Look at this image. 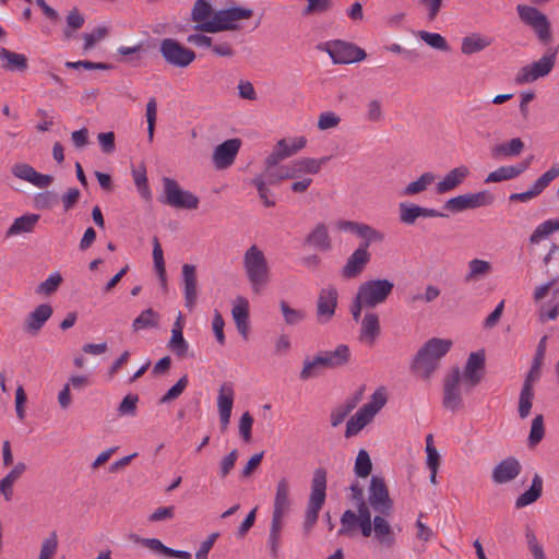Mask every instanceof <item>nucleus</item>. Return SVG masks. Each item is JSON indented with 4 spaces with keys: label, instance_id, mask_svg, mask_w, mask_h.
Returning <instances> with one entry per match:
<instances>
[{
    "label": "nucleus",
    "instance_id": "55",
    "mask_svg": "<svg viewBox=\"0 0 559 559\" xmlns=\"http://www.w3.org/2000/svg\"><path fill=\"white\" fill-rule=\"evenodd\" d=\"M62 281L60 273H53L37 286L36 294L50 296L59 288Z\"/></svg>",
    "mask_w": 559,
    "mask_h": 559
},
{
    "label": "nucleus",
    "instance_id": "3",
    "mask_svg": "<svg viewBox=\"0 0 559 559\" xmlns=\"http://www.w3.org/2000/svg\"><path fill=\"white\" fill-rule=\"evenodd\" d=\"M243 269L251 288L260 293L270 282V267L263 251L252 245L243 254Z\"/></svg>",
    "mask_w": 559,
    "mask_h": 559
},
{
    "label": "nucleus",
    "instance_id": "33",
    "mask_svg": "<svg viewBox=\"0 0 559 559\" xmlns=\"http://www.w3.org/2000/svg\"><path fill=\"white\" fill-rule=\"evenodd\" d=\"M373 531L374 537L381 545H384L388 548H390L395 544L394 533L388 521L383 516H381V514L376 515L373 519Z\"/></svg>",
    "mask_w": 559,
    "mask_h": 559
},
{
    "label": "nucleus",
    "instance_id": "37",
    "mask_svg": "<svg viewBox=\"0 0 559 559\" xmlns=\"http://www.w3.org/2000/svg\"><path fill=\"white\" fill-rule=\"evenodd\" d=\"M215 13L213 5L207 0H195L191 10V21L194 25L211 22Z\"/></svg>",
    "mask_w": 559,
    "mask_h": 559
},
{
    "label": "nucleus",
    "instance_id": "39",
    "mask_svg": "<svg viewBox=\"0 0 559 559\" xmlns=\"http://www.w3.org/2000/svg\"><path fill=\"white\" fill-rule=\"evenodd\" d=\"M231 314L238 332L243 338H247L249 332V310L247 300H243L242 305L235 306L231 310Z\"/></svg>",
    "mask_w": 559,
    "mask_h": 559
},
{
    "label": "nucleus",
    "instance_id": "35",
    "mask_svg": "<svg viewBox=\"0 0 559 559\" xmlns=\"http://www.w3.org/2000/svg\"><path fill=\"white\" fill-rule=\"evenodd\" d=\"M372 419L373 417L369 414L367 408H359L358 412L348 419L346 424L345 437L350 438L356 436Z\"/></svg>",
    "mask_w": 559,
    "mask_h": 559
},
{
    "label": "nucleus",
    "instance_id": "21",
    "mask_svg": "<svg viewBox=\"0 0 559 559\" xmlns=\"http://www.w3.org/2000/svg\"><path fill=\"white\" fill-rule=\"evenodd\" d=\"M522 465L514 456L502 460L492 469V480L496 484H507L514 480L521 473Z\"/></svg>",
    "mask_w": 559,
    "mask_h": 559
},
{
    "label": "nucleus",
    "instance_id": "13",
    "mask_svg": "<svg viewBox=\"0 0 559 559\" xmlns=\"http://www.w3.org/2000/svg\"><path fill=\"white\" fill-rule=\"evenodd\" d=\"M495 197L487 190L477 193H466L449 199L444 203V209L452 213H460L466 210L491 205Z\"/></svg>",
    "mask_w": 559,
    "mask_h": 559
},
{
    "label": "nucleus",
    "instance_id": "30",
    "mask_svg": "<svg viewBox=\"0 0 559 559\" xmlns=\"http://www.w3.org/2000/svg\"><path fill=\"white\" fill-rule=\"evenodd\" d=\"M39 217L40 216L38 214H25L16 217L7 230L5 237L9 238L20 234L33 231L39 221Z\"/></svg>",
    "mask_w": 559,
    "mask_h": 559
},
{
    "label": "nucleus",
    "instance_id": "12",
    "mask_svg": "<svg viewBox=\"0 0 559 559\" xmlns=\"http://www.w3.org/2000/svg\"><path fill=\"white\" fill-rule=\"evenodd\" d=\"M159 52L164 60L174 67L186 68L192 63L197 56L195 52L174 38H165L160 41Z\"/></svg>",
    "mask_w": 559,
    "mask_h": 559
},
{
    "label": "nucleus",
    "instance_id": "31",
    "mask_svg": "<svg viewBox=\"0 0 559 559\" xmlns=\"http://www.w3.org/2000/svg\"><path fill=\"white\" fill-rule=\"evenodd\" d=\"M524 146V142L520 138H513L509 142L493 145L491 147V156L493 158L515 157L523 152Z\"/></svg>",
    "mask_w": 559,
    "mask_h": 559
},
{
    "label": "nucleus",
    "instance_id": "50",
    "mask_svg": "<svg viewBox=\"0 0 559 559\" xmlns=\"http://www.w3.org/2000/svg\"><path fill=\"white\" fill-rule=\"evenodd\" d=\"M372 469L371 459L366 450H360L357 454L354 472L358 477L366 478Z\"/></svg>",
    "mask_w": 559,
    "mask_h": 559
},
{
    "label": "nucleus",
    "instance_id": "10",
    "mask_svg": "<svg viewBox=\"0 0 559 559\" xmlns=\"http://www.w3.org/2000/svg\"><path fill=\"white\" fill-rule=\"evenodd\" d=\"M394 283L386 278L369 280L361 283L357 294L368 308H376L384 304L392 294Z\"/></svg>",
    "mask_w": 559,
    "mask_h": 559
},
{
    "label": "nucleus",
    "instance_id": "63",
    "mask_svg": "<svg viewBox=\"0 0 559 559\" xmlns=\"http://www.w3.org/2000/svg\"><path fill=\"white\" fill-rule=\"evenodd\" d=\"M139 402V396L136 394H128L126 395L121 403L118 406V413L121 416H134L136 413V404Z\"/></svg>",
    "mask_w": 559,
    "mask_h": 559
},
{
    "label": "nucleus",
    "instance_id": "15",
    "mask_svg": "<svg viewBox=\"0 0 559 559\" xmlns=\"http://www.w3.org/2000/svg\"><path fill=\"white\" fill-rule=\"evenodd\" d=\"M336 227L338 230L348 231L353 235L359 237L366 246H371L372 243H380L384 240L385 235L379 229L355 221L340 219L336 223Z\"/></svg>",
    "mask_w": 559,
    "mask_h": 559
},
{
    "label": "nucleus",
    "instance_id": "24",
    "mask_svg": "<svg viewBox=\"0 0 559 559\" xmlns=\"http://www.w3.org/2000/svg\"><path fill=\"white\" fill-rule=\"evenodd\" d=\"M52 313L53 309L49 304L37 306L25 319L23 330L31 335H36L50 319Z\"/></svg>",
    "mask_w": 559,
    "mask_h": 559
},
{
    "label": "nucleus",
    "instance_id": "58",
    "mask_svg": "<svg viewBox=\"0 0 559 559\" xmlns=\"http://www.w3.org/2000/svg\"><path fill=\"white\" fill-rule=\"evenodd\" d=\"M308 4L301 11L302 16L322 14L333 7L332 0H307Z\"/></svg>",
    "mask_w": 559,
    "mask_h": 559
},
{
    "label": "nucleus",
    "instance_id": "36",
    "mask_svg": "<svg viewBox=\"0 0 559 559\" xmlns=\"http://www.w3.org/2000/svg\"><path fill=\"white\" fill-rule=\"evenodd\" d=\"M491 45V39L480 34H472L465 36L462 40L461 51L464 55H473L479 52Z\"/></svg>",
    "mask_w": 559,
    "mask_h": 559
},
{
    "label": "nucleus",
    "instance_id": "17",
    "mask_svg": "<svg viewBox=\"0 0 559 559\" xmlns=\"http://www.w3.org/2000/svg\"><path fill=\"white\" fill-rule=\"evenodd\" d=\"M306 144L307 140L305 136L280 140L275 144L272 153L265 158V165L269 167H275L281 160L290 157L302 150Z\"/></svg>",
    "mask_w": 559,
    "mask_h": 559
},
{
    "label": "nucleus",
    "instance_id": "16",
    "mask_svg": "<svg viewBox=\"0 0 559 559\" xmlns=\"http://www.w3.org/2000/svg\"><path fill=\"white\" fill-rule=\"evenodd\" d=\"M484 369V350L471 353L462 373V379L466 385V393H469L481 381Z\"/></svg>",
    "mask_w": 559,
    "mask_h": 559
},
{
    "label": "nucleus",
    "instance_id": "32",
    "mask_svg": "<svg viewBox=\"0 0 559 559\" xmlns=\"http://www.w3.org/2000/svg\"><path fill=\"white\" fill-rule=\"evenodd\" d=\"M543 492V478L535 474L530 489L520 495L515 500V508L521 509L537 501Z\"/></svg>",
    "mask_w": 559,
    "mask_h": 559
},
{
    "label": "nucleus",
    "instance_id": "57",
    "mask_svg": "<svg viewBox=\"0 0 559 559\" xmlns=\"http://www.w3.org/2000/svg\"><path fill=\"white\" fill-rule=\"evenodd\" d=\"M420 217V206L416 204H400V221L406 225H414Z\"/></svg>",
    "mask_w": 559,
    "mask_h": 559
},
{
    "label": "nucleus",
    "instance_id": "53",
    "mask_svg": "<svg viewBox=\"0 0 559 559\" xmlns=\"http://www.w3.org/2000/svg\"><path fill=\"white\" fill-rule=\"evenodd\" d=\"M418 36L421 40H424L430 47L441 50L448 51L450 49L445 38L438 33H429L427 31H419Z\"/></svg>",
    "mask_w": 559,
    "mask_h": 559
},
{
    "label": "nucleus",
    "instance_id": "6",
    "mask_svg": "<svg viewBox=\"0 0 559 559\" xmlns=\"http://www.w3.org/2000/svg\"><path fill=\"white\" fill-rule=\"evenodd\" d=\"M516 12L521 22L535 33L540 44L548 45L552 41L550 22L545 13L527 4H518Z\"/></svg>",
    "mask_w": 559,
    "mask_h": 559
},
{
    "label": "nucleus",
    "instance_id": "47",
    "mask_svg": "<svg viewBox=\"0 0 559 559\" xmlns=\"http://www.w3.org/2000/svg\"><path fill=\"white\" fill-rule=\"evenodd\" d=\"M168 348L179 358H185L188 354L189 344L183 337V333L171 331V338L168 342Z\"/></svg>",
    "mask_w": 559,
    "mask_h": 559
},
{
    "label": "nucleus",
    "instance_id": "48",
    "mask_svg": "<svg viewBox=\"0 0 559 559\" xmlns=\"http://www.w3.org/2000/svg\"><path fill=\"white\" fill-rule=\"evenodd\" d=\"M559 176V165L551 166L546 173L538 177L532 186V190L539 195L549 183Z\"/></svg>",
    "mask_w": 559,
    "mask_h": 559
},
{
    "label": "nucleus",
    "instance_id": "28",
    "mask_svg": "<svg viewBox=\"0 0 559 559\" xmlns=\"http://www.w3.org/2000/svg\"><path fill=\"white\" fill-rule=\"evenodd\" d=\"M329 159V156L319 159L302 157L294 160L289 166L292 171L295 173V178H298L301 174H318L321 170L322 165H324Z\"/></svg>",
    "mask_w": 559,
    "mask_h": 559
},
{
    "label": "nucleus",
    "instance_id": "23",
    "mask_svg": "<svg viewBox=\"0 0 559 559\" xmlns=\"http://www.w3.org/2000/svg\"><path fill=\"white\" fill-rule=\"evenodd\" d=\"M337 306V292L333 286L322 288L317 302L319 320L328 322L335 313Z\"/></svg>",
    "mask_w": 559,
    "mask_h": 559
},
{
    "label": "nucleus",
    "instance_id": "44",
    "mask_svg": "<svg viewBox=\"0 0 559 559\" xmlns=\"http://www.w3.org/2000/svg\"><path fill=\"white\" fill-rule=\"evenodd\" d=\"M331 360V369L347 365L350 360V349L345 344H340L334 350H325Z\"/></svg>",
    "mask_w": 559,
    "mask_h": 559
},
{
    "label": "nucleus",
    "instance_id": "20",
    "mask_svg": "<svg viewBox=\"0 0 559 559\" xmlns=\"http://www.w3.org/2000/svg\"><path fill=\"white\" fill-rule=\"evenodd\" d=\"M182 283H183V295L185 306L192 310L198 299V280H197V267L193 264H183L181 269Z\"/></svg>",
    "mask_w": 559,
    "mask_h": 559
},
{
    "label": "nucleus",
    "instance_id": "27",
    "mask_svg": "<svg viewBox=\"0 0 559 559\" xmlns=\"http://www.w3.org/2000/svg\"><path fill=\"white\" fill-rule=\"evenodd\" d=\"M380 335L379 316L374 312H367L361 320L359 338L372 345Z\"/></svg>",
    "mask_w": 559,
    "mask_h": 559
},
{
    "label": "nucleus",
    "instance_id": "9",
    "mask_svg": "<svg viewBox=\"0 0 559 559\" xmlns=\"http://www.w3.org/2000/svg\"><path fill=\"white\" fill-rule=\"evenodd\" d=\"M463 388L466 389L459 367H453L443 379L442 406L452 413L464 408Z\"/></svg>",
    "mask_w": 559,
    "mask_h": 559
},
{
    "label": "nucleus",
    "instance_id": "61",
    "mask_svg": "<svg viewBox=\"0 0 559 559\" xmlns=\"http://www.w3.org/2000/svg\"><path fill=\"white\" fill-rule=\"evenodd\" d=\"M58 548V536L56 532H51L49 537L44 539L38 559H52Z\"/></svg>",
    "mask_w": 559,
    "mask_h": 559
},
{
    "label": "nucleus",
    "instance_id": "56",
    "mask_svg": "<svg viewBox=\"0 0 559 559\" xmlns=\"http://www.w3.org/2000/svg\"><path fill=\"white\" fill-rule=\"evenodd\" d=\"M386 394L383 388H379L371 395V400L366 403L362 407L367 408L369 414L374 417L377 413L385 405Z\"/></svg>",
    "mask_w": 559,
    "mask_h": 559
},
{
    "label": "nucleus",
    "instance_id": "22",
    "mask_svg": "<svg viewBox=\"0 0 559 559\" xmlns=\"http://www.w3.org/2000/svg\"><path fill=\"white\" fill-rule=\"evenodd\" d=\"M234 389L230 383H224L221 389L217 396V406H218V413H219V423H221V430L222 432H225L228 428L230 416H231V409L234 404Z\"/></svg>",
    "mask_w": 559,
    "mask_h": 559
},
{
    "label": "nucleus",
    "instance_id": "51",
    "mask_svg": "<svg viewBox=\"0 0 559 559\" xmlns=\"http://www.w3.org/2000/svg\"><path fill=\"white\" fill-rule=\"evenodd\" d=\"M545 436L544 416L542 414L536 415L532 420L531 431L528 435L530 447L537 445Z\"/></svg>",
    "mask_w": 559,
    "mask_h": 559
},
{
    "label": "nucleus",
    "instance_id": "2",
    "mask_svg": "<svg viewBox=\"0 0 559 559\" xmlns=\"http://www.w3.org/2000/svg\"><path fill=\"white\" fill-rule=\"evenodd\" d=\"M290 506L289 501V483L288 479L282 477L276 485V492L274 498L272 522L270 527L267 545L271 555L274 559L277 558L281 545V532L283 528V518L288 511Z\"/></svg>",
    "mask_w": 559,
    "mask_h": 559
},
{
    "label": "nucleus",
    "instance_id": "46",
    "mask_svg": "<svg viewBox=\"0 0 559 559\" xmlns=\"http://www.w3.org/2000/svg\"><path fill=\"white\" fill-rule=\"evenodd\" d=\"M153 261L164 287L167 286L163 249L157 237L153 238Z\"/></svg>",
    "mask_w": 559,
    "mask_h": 559
},
{
    "label": "nucleus",
    "instance_id": "19",
    "mask_svg": "<svg viewBox=\"0 0 559 559\" xmlns=\"http://www.w3.org/2000/svg\"><path fill=\"white\" fill-rule=\"evenodd\" d=\"M366 243H360L359 247L349 255L345 265L342 269V276L345 278L357 277L369 263L371 254L368 252Z\"/></svg>",
    "mask_w": 559,
    "mask_h": 559
},
{
    "label": "nucleus",
    "instance_id": "34",
    "mask_svg": "<svg viewBox=\"0 0 559 559\" xmlns=\"http://www.w3.org/2000/svg\"><path fill=\"white\" fill-rule=\"evenodd\" d=\"M306 242L313 246L314 248H318L321 251L330 250L331 239L325 224H318L316 228L306 238Z\"/></svg>",
    "mask_w": 559,
    "mask_h": 559
},
{
    "label": "nucleus",
    "instance_id": "40",
    "mask_svg": "<svg viewBox=\"0 0 559 559\" xmlns=\"http://www.w3.org/2000/svg\"><path fill=\"white\" fill-rule=\"evenodd\" d=\"M0 59L7 61L3 67L10 71H24L28 67L27 58L24 55L8 50L5 48L0 49Z\"/></svg>",
    "mask_w": 559,
    "mask_h": 559
},
{
    "label": "nucleus",
    "instance_id": "38",
    "mask_svg": "<svg viewBox=\"0 0 559 559\" xmlns=\"http://www.w3.org/2000/svg\"><path fill=\"white\" fill-rule=\"evenodd\" d=\"M492 270L488 261L480 259H473L468 262V272L464 277L465 283H471L486 277Z\"/></svg>",
    "mask_w": 559,
    "mask_h": 559
},
{
    "label": "nucleus",
    "instance_id": "49",
    "mask_svg": "<svg viewBox=\"0 0 559 559\" xmlns=\"http://www.w3.org/2000/svg\"><path fill=\"white\" fill-rule=\"evenodd\" d=\"M265 166L266 167L263 176L267 178L270 185H276L281 180L295 178V173L292 171L289 165L283 166L276 170L273 169L274 167H269L267 165Z\"/></svg>",
    "mask_w": 559,
    "mask_h": 559
},
{
    "label": "nucleus",
    "instance_id": "29",
    "mask_svg": "<svg viewBox=\"0 0 559 559\" xmlns=\"http://www.w3.org/2000/svg\"><path fill=\"white\" fill-rule=\"evenodd\" d=\"M534 384L535 382L527 380L523 382L518 403V413L521 419H525L530 416L535 397Z\"/></svg>",
    "mask_w": 559,
    "mask_h": 559
},
{
    "label": "nucleus",
    "instance_id": "52",
    "mask_svg": "<svg viewBox=\"0 0 559 559\" xmlns=\"http://www.w3.org/2000/svg\"><path fill=\"white\" fill-rule=\"evenodd\" d=\"M280 308L282 310L284 321L288 325H296L306 318V312L300 309H293L285 300H281Z\"/></svg>",
    "mask_w": 559,
    "mask_h": 559
},
{
    "label": "nucleus",
    "instance_id": "26",
    "mask_svg": "<svg viewBox=\"0 0 559 559\" xmlns=\"http://www.w3.org/2000/svg\"><path fill=\"white\" fill-rule=\"evenodd\" d=\"M469 175V169L461 165L451 169L436 186L438 194H444L457 188Z\"/></svg>",
    "mask_w": 559,
    "mask_h": 559
},
{
    "label": "nucleus",
    "instance_id": "5",
    "mask_svg": "<svg viewBox=\"0 0 559 559\" xmlns=\"http://www.w3.org/2000/svg\"><path fill=\"white\" fill-rule=\"evenodd\" d=\"M326 498V471L323 467L316 468L311 480V493L309 497L304 530L309 533L318 521L319 513Z\"/></svg>",
    "mask_w": 559,
    "mask_h": 559
},
{
    "label": "nucleus",
    "instance_id": "11",
    "mask_svg": "<svg viewBox=\"0 0 559 559\" xmlns=\"http://www.w3.org/2000/svg\"><path fill=\"white\" fill-rule=\"evenodd\" d=\"M557 52V49L549 48L540 59L521 68L515 79L516 83H532L548 75L556 64Z\"/></svg>",
    "mask_w": 559,
    "mask_h": 559
},
{
    "label": "nucleus",
    "instance_id": "8",
    "mask_svg": "<svg viewBox=\"0 0 559 559\" xmlns=\"http://www.w3.org/2000/svg\"><path fill=\"white\" fill-rule=\"evenodd\" d=\"M163 193L158 201L175 209L195 210L199 206V198L188 190H182L179 183L169 177L163 178Z\"/></svg>",
    "mask_w": 559,
    "mask_h": 559
},
{
    "label": "nucleus",
    "instance_id": "41",
    "mask_svg": "<svg viewBox=\"0 0 559 559\" xmlns=\"http://www.w3.org/2000/svg\"><path fill=\"white\" fill-rule=\"evenodd\" d=\"M159 322V314L152 308L143 310L132 323L134 332L145 329L157 328Z\"/></svg>",
    "mask_w": 559,
    "mask_h": 559
},
{
    "label": "nucleus",
    "instance_id": "43",
    "mask_svg": "<svg viewBox=\"0 0 559 559\" xmlns=\"http://www.w3.org/2000/svg\"><path fill=\"white\" fill-rule=\"evenodd\" d=\"M251 183L255 187L260 199L262 200L264 206L266 207H273L275 206L276 202L272 198L273 193L270 190L267 178H265L263 175L257 176L251 180Z\"/></svg>",
    "mask_w": 559,
    "mask_h": 559
},
{
    "label": "nucleus",
    "instance_id": "60",
    "mask_svg": "<svg viewBox=\"0 0 559 559\" xmlns=\"http://www.w3.org/2000/svg\"><path fill=\"white\" fill-rule=\"evenodd\" d=\"M238 456V450L234 449L221 460L218 468V476L221 479H225L229 475L231 469L235 467Z\"/></svg>",
    "mask_w": 559,
    "mask_h": 559
},
{
    "label": "nucleus",
    "instance_id": "42",
    "mask_svg": "<svg viewBox=\"0 0 559 559\" xmlns=\"http://www.w3.org/2000/svg\"><path fill=\"white\" fill-rule=\"evenodd\" d=\"M437 176L431 171H426L419 176L415 181L409 182L404 191V195H415L424 192L427 188L432 185Z\"/></svg>",
    "mask_w": 559,
    "mask_h": 559
},
{
    "label": "nucleus",
    "instance_id": "25",
    "mask_svg": "<svg viewBox=\"0 0 559 559\" xmlns=\"http://www.w3.org/2000/svg\"><path fill=\"white\" fill-rule=\"evenodd\" d=\"M533 159V156H530L525 160L512 165V166H501L497 168L496 170L491 171L487 178L485 179L486 183L490 182H501L506 180H511L513 178H516L522 173H524L531 165Z\"/></svg>",
    "mask_w": 559,
    "mask_h": 559
},
{
    "label": "nucleus",
    "instance_id": "1",
    "mask_svg": "<svg viewBox=\"0 0 559 559\" xmlns=\"http://www.w3.org/2000/svg\"><path fill=\"white\" fill-rule=\"evenodd\" d=\"M452 347V341L439 337L428 340L416 353L412 362V371L423 378L429 380L436 369L439 367L440 360L445 356Z\"/></svg>",
    "mask_w": 559,
    "mask_h": 559
},
{
    "label": "nucleus",
    "instance_id": "4",
    "mask_svg": "<svg viewBox=\"0 0 559 559\" xmlns=\"http://www.w3.org/2000/svg\"><path fill=\"white\" fill-rule=\"evenodd\" d=\"M253 15L251 9L234 7L215 11L211 22L193 25L195 32L202 33H219L224 31H236L239 25L236 23L239 20H248Z\"/></svg>",
    "mask_w": 559,
    "mask_h": 559
},
{
    "label": "nucleus",
    "instance_id": "14",
    "mask_svg": "<svg viewBox=\"0 0 559 559\" xmlns=\"http://www.w3.org/2000/svg\"><path fill=\"white\" fill-rule=\"evenodd\" d=\"M368 500L371 508L379 514L383 516L391 514L393 510V501L390 498L389 489L382 477H371Z\"/></svg>",
    "mask_w": 559,
    "mask_h": 559
},
{
    "label": "nucleus",
    "instance_id": "18",
    "mask_svg": "<svg viewBox=\"0 0 559 559\" xmlns=\"http://www.w3.org/2000/svg\"><path fill=\"white\" fill-rule=\"evenodd\" d=\"M241 140L238 138L229 139L214 148L212 162L216 169H226L230 167L241 147Z\"/></svg>",
    "mask_w": 559,
    "mask_h": 559
},
{
    "label": "nucleus",
    "instance_id": "64",
    "mask_svg": "<svg viewBox=\"0 0 559 559\" xmlns=\"http://www.w3.org/2000/svg\"><path fill=\"white\" fill-rule=\"evenodd\" d=\"M526 542L528 545V549L532 552L534 559H546L544 549L542 545L538 543L537 537L533 530L530 527L526 528L525 533Z\"/></svg>",
    "mask_w": 559,
    "mask_h": 559
},
{
    "label": "nucleus",
    "instance_id": "45",
    "mask_svg": "<svg viewBox=\"0 0 559 559\" xmlns=\"http://www.w3.org/2000/svg\"><path fill=\"white\" fill-rule=\"evenodd\" d=\"M546 336H544L538 344L536 355L534 357V360L532 362V366L530 368L528 373L526 374L524 380L537 382L540 378V368H542V360L544 357L545 352V343H546Z\"/></svg>",
    "mask_w": 559,
    "mask_h": 559
},
{
    "label": "nucleus",
    "instance_id": "54",
    "mask_svg": "<svg viewBox=\"0 0 559 559\" xmlns=\"http://www.w3.org/2000/svg\"><path fill=\"white\" fill-rule=\"evenodd\" d=\"M558 230V225H554V219H548L536 227L533 234L530 237V242L532 245H537L542 241V239L548 237L554 231Z\"/></svg>",
    "mask_w": 559,
    "mask_h": 559
},
{
    "label": "nucleus",
    "instance_id": "62",
    "mask_svg": "<svg viewBox=\"0 0 559 559\" xmlns=\"http://www.w3.org/2000/svg\"><path fill=\"white\" fill-rule=\"evenodd\" d=\"M157 116V104L155 98H151L146 104V121H147V138L148 142H153L155 124Z\"/></svg>",
    "mask_w": 559,
    "mask_h": 559
},
{
    "label": "nucleus",
    "instance_id": "7",
    "mask_svg": "<svg viewBox=\"0 0 559 559\" xmlns=\"http://www.w3.org/2000/svg\"><path fill=\"white\" fill-rule=\"evenodd\" d=\"M317 49L326 52L332 59L334 64H349L362 61L367 53L366 51L353 43L334 39L325 43H320Z\"/></svg>",
    "mask_w": 559,
    "mask_h": 559
},
{
    "label": "nucleus",
    "instance_id": "59",
    "mask_svg": "<svg viewBox=\"0 0 559 559\" xmlns=\"http://www.w3.org/2000/svg\"><path fill=\"white\" fill-rule=\"evenodd\" d=\"M188 376L183 374L159 400L162 404L169 403L179 397L188 385Z\"/></svg>",
    "mask_w": 559,
    "mask_h": 559
}]
</instances>
